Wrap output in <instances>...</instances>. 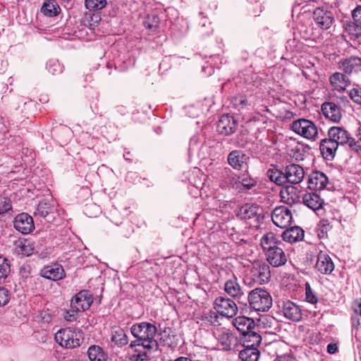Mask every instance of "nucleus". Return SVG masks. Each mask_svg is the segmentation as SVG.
<instances>
[{
    "instance_id": "nucleus-24",
    "label": "nucleus",
    "mask_w": 361,
    "mask_h": 361,
    "mask_svg": "<svg viewBox=\"0 0 361 361\" xmlns=\"http://www.w3.org/2000/svg\"><path fill=\"white\" fill-rule=\"evenodd\" d=\"M331 86L338 92L344 90L350 84V80L341 73H335L329 78Z\"/></svg>"
},
{
    "instance_id": "nucleus-30",
    "label": "nucleus",
    "mask_w": 361,
    "mask_h": 361,
    "mask_svg": "<svg viewBox=\"0 0 361 361\" xmlns=\"http://www.w3.org/2000/svg\"><path fill=\"white\" fill-rule=\"evenodd\" d=\"M111 341L118 346L125 345L128 342V336L122 329L112 331Z\"/></svg>"
},
{
    "instance_id": "nucleus-13",
    "label": "nucleus",
    "mask_w": 361,
    "mask_h": 361,
    "mask_svg": "<svg viewBox=\"0 0 361 361\" xmlns=\"http://www.w3.org/2000/svg\"><path fill=\"white\" fill-rule=\"evenodd\" d=\"M237 122L234 118L228 114L223 115L217 123V131L224 135L233 134L237 129Z\"/></svg>"
},
{
    "instance_id": "nucleus-45",
    "label": "nucleus",
    "mask_w": 361,
    "mask_h": 361,
    "mask_svg": "<svg viewBox=\"0 0 361 361\" xmlns=\"http://www.w3.org/2000/svg\"><path fill=\"white\" fill-rule=\"evenodd\" d=\"M9 301V295L7 289L0 287V306L5 305Z\"/></svg>"
},
{
    "instance_id": "nucleus-34",
    "label": "nucleus",
    "mask_w": 361,
    "mask_h": 361,
    "mask_svg": "<svg viewBox=\"0 0 361 361\" xmlns=\"http://www.w3.org/2000/svg\"><path fill=\"white\" fill-rule=\"evenodd\" d=\"M293 302L290 301V300H286L282 301L281 311L286 318H287L290 320L293 319Z\"/></svg>"
},
{
    "instance_id": "nucleus-15",
    "label": "nucleus",
    "mask_w": 361,
    "mask_h": 361,
    "mask_svg": "<svg viewBox=\"0 0 361 361\" xmlns=\"http://www.w3.org/2000/svg\"><path fill=\"white\" fill-rule=\"evenodd\" d=\"M315 268L322 274H330L334 269V264L326 253L320 251L317 255Z\"/></svg>"
},
{
    "instance_id": "nucleus-56",
    "label": "nucleus",
    "mask_w": 361,
    "mask_h": 361,
    "mask_svg": "<svg viewBox=\"0 0 361 361\" xmlns=\"http://www.w3.org/2000/svg\"><path fill=\"white\" fill-rule=\"evenodd\" d=\"M294 156H295V159H298V156L297 154V152L295 150V154H294Z\"/></svg>"
},
{
    "instance_id": "nucleus-29",
    "label": "nucleus",
    "mask_w": 361,
    "mask_h": 361,
    "mask_svg": "<svg viewBox=\"0 0 361 361\" xmlns=\"http://www.w3.org/2000/svg\"><path fill=\"white\" fill-rule=\"evenodd\" d=\"M60 8L54 0H47L41 8V11L48 16H56L59 12Z\"/></svg>"
},
{
    "instance_id": "nucleus-10",
    "label": "nucleus",
    "mask_w": 361,
    "mask_h": 361,
    "mask_svg": "<svg viewBox=\"0 0 361 361\" xmlns=\"http://www.w3.org/2000/svg\"><path fill=\"white\" fill-rule=\"evenodd\" d=\"M295 133L310 140L317 135V129L312 121L300 118L295 121Z\"/></svg>"
},
{
    "instance_id": "nucleus-16",
    "label": "nucleus",
    "mask_w": 361,
    "mask_h": 361,
    "mask_svg": "<svg viewBox=\"0 0 361 361\" xmlns=\"http://www.w3.org/2000/svg\"><path fill=\"white\" fill-rule=\"evenodd\" d=\"M328 182V178L324 173L315 171L310 175L307 184L312 190H321L326 188Z\"/></svg>"
},
{
    "instance_id": "nucleus-58",
    "label": "nucleus",
    "mask_w": 361,
    "mask_h": 361,
    "mask_svg": "<svg viewBox=\"0 0 361 361\" xmlns=\"http://www.w3.org/2000/svg\"><path fill=\"white\" fill-rule=\"evenodd\" d=\"M149 29H152L153 27V25H151V24H148L147 25H146Z\"/></svg>"
},
{
    "instance_id": "nucleus-9",
    "label": "nucleus",
    "mask_w": 361,
    "mask_h": 361,
    "mask_svg": "<svg viewBox=\"0 0 361 361\" xmlns=\"http://www.w3.org/2000/svg\"><path fill=\"white\" fill-rule=\"evenodd\" d=\"M250 274L252 280L259 284L267 282L271 276L269 265L262 262H257L252 264Z\"/></svg>"
},
{
    "instance_id": "nucleus-52",
    "label": "nucleus",
    "mask_w": 361,
    "mask_h": 361,
    "mask_svg": "<svg viewBox=\"0 0 361 361\" xmlns=\"http://www.w3.org/2000/svg\"><path fill=\"white\" fill-rule=\"evenodd\" d=\"M298 314H300V308L298 306H296L295 305V312H294L295 321H296V320L298 321L300 319V317H298L297 316Z\"/></svg>"
},
{
    "instance_id": "nucleus-62",
    "label": "nucleus",
    "mask_w": 361,
    "mask_h": 361,
    "mask_svg": "<svg viewBox=\"0 0 361 361\" xmlns=\"http://www.w3.org/2000/svg\"><path fill=\"white\" fill-rule=\"evenodd\" d=\"M297 198L299 200L300 198V196L298 195Z\"/></svg>"
},
{
    "instance_id": "nucleus-33",
    "label": "nucleus",
    "mask_w": 361,
    "mask_h": 361,
    "mask_svg": "<svg viewBox=\"0 0 361 361\" xmlns=\"http://www.w3.org/2000/svg\"><path fill=\"white\" fill-rule=\"evenodd\" d=\"M245 338V344H250L251 347L257 348L262 341L261 336L257 333L252 330L247 332V334H243Z\"/></svg>"
},
{
    "instance_id": "nucleus-2",
    "label": "nucleus",
    "mask_w": 361,
    "mask_h": 361,
    "mask_svg": "<svg viewBox=\"0 0 361 361\" xmlns=\"http://www.w3.org/2000/svg\"><path fill=\"white\" fill-rule=\"evenodd\" d=\"M293 165H290L286 167V173L277 169H270L267 172V176L269 179L276 183L277 185H283L286 183H293L290 180L291 173L289 171V168ZM280 195L282 200L287 204H292L293 203V186L292 185H288L281 190Z\"/></svg>"
},
{
    "instance_id": "nucleus-40",
    "label": "nucleus",
    "mask_w": 361,
    "mask_h": 361,
    "mask_svg": "<svg viewBox=\"0 0 361 361\" xmlns=\"http://www.w3.org/2000/svg\"><path fill=\"white\" fill-rule=\"evenodd\" d=\"M11 209V202L9 198L0 195V214H4Z\"/></svg>"
},
{
    "instance_id": "nucleus-57",
    "label": "nucleus",
    "mask_w": 361,
    "mask_h": 361,
    "mask_svg": "<svg viewBox=\"0 0 361 361\" xmlns=\"http://www.w3.org/2000/svg\"><path fill=\"white\" fill-rule=\"evenodd\" d=\"M4 135L2 133H0V141L4 139Z\"/></svg>"
},
{
    "instance_id": "nucleus-8",
    "label": "nucleus",
    "mask_w": 361,
    "mask_h": 361,
    "mask_svg": "<svg viewBox=\"0 0 361 361\" xmlns=\"http://www.w3.org/2000/svg\"><path fill=\"white\" fill-rule=\"evenodd\" d=\"M293 215L291 211L284 206L276 207L271 214V220L278 227L285 228L290 226Z\"/></svg>"
},
{
    "instance_id": "nucleus-3",
    "label": "nucleus",
    "mask_w": 361,
    "mask_h": 361,
    "mask_svg": "<svg viewBox=\"0 0 361 361\" xmlns=\"http://www.w3.org/2000/svg\"><path fill=\"white\" fill-rule=\"evenodd\" d=\"M251 309L258 312L268 311L272 306V298L270 293L262 288H255L247 296Z\"/></svg>"
},
{
    "instance_id": "nucleus-18",
    "label": "nucleus",
    "mask_w": 361,
    "mask_h": 361,
    "mask_svg": "<svg viewBox=\"0 0 361 361\" xmlns=\"http://www.w3.org/2000/svg\"><path fill=\"white\" fill-rule=\"evenodd\" d=\"M248 157L240 150H233L228 156V162L229 165L236 170L243 169L246 164Z\"/></svg>"
},
{
    "instance_id": "nucleus-20",
    "label": "nucleus",
    "mask_w": 361,
    "mask_h": 361,
    "mask_svg": "<svg viewBox=\"0 0 361 361\" xmlns=\"http://www.w3.org/2000/svg\"><path fill=\"white\" fill-rule=\"evenodd\" d=\"M322 111L324 116L330 121L337 123L341 118L340 108L334 102H325L322 105Z\"/></svg>"
},
{
    "instance_id": "nucleus-37",
    "label": "nucleus",
    "mask_w": 361,
    "mask_h": 361,
    "mask_svg": "<svg viewBox=\"0 0 361 361\" xmlns=\"http://www.w3.org/2000/svg\"><path fill=\"white\" fill-rule=\"evenodd\" d=\"M135 348V353L130 356L131 361H145L148 359L147 350L138 347Z\"/></svg>"
},
{
    "instance_id": "nucleus-25",
    "label": "nucleus",
    "mask_w": 361,
    "mask_h": 361,
    "mask_svg": "<svg viewBox=\"0 0 361 361\" xmlns=\"http://www.w3.org/2000/svg\"><path fill=\"white\" fill-rule=\"evenodd\" d=\"M234 326L243 335L255 327L254 320L246 317H238L233 320Z\"/></svg>"
},
{
    "instance_id": "nucleus-51",
    "label": "nucleus",
    "mask_w": 361,
    "mask_h": 361,
    "mask_svg": "<svg viewBox=\"0 0 361 361\" xmlns=\"http://www.w3.org/2000/svg\"><path fill=\"white\" fill-rule=\"evenodd\" d=\"M338 350V346L336 343H329L327 345V352L330 354H334Z\"/></svg>"
},
{
    "instance_id": "nucleus-23",
    "label": "nucleus",
    "mask_w": 361,
    "mask_h": 361,
    "mask_svg": "<svg viewBox=\"0 0 361 361\" xmlns=\"http://www.w3.org/2000/svg\"><path fill=\"white\" fill-rule=\"evenodd\" d=\"M340 68L347 74L356 73L361 70V59L352 56L343 60Z\"/></svg>"
},
{
    "instance_id": "nucleus-43",
    "label": "nucleus",
    "mask_w": 361,
    "mask_h": 361,
    "mask_svg": "<svg viewBox=\"0 0 361 361\" xmlns=\"http://www.w3.org/2000/svg\"><path fill=\"white\" fill-rule=\"evenodd\" d=\"M304 176V169L300 166L295 164V184L300 183Z\"/></svg>"
},
{
    "instance_id": "nucleus-39",
    "label": "nucleus",
    "mask_w": 361,
    "mask_h": 361,
    "mask_svg": "<svg viewBox=\"0 0 361 361\" xmlns=\"http://www.w3.org/2000/svg\"><path fill=\"white\" fill-rule=\"evenodd\" d=\"M233 336L228 333H223L219 336V341L221 343L224 349H228L231 346V339Z\"/></svg>"
},
{
    "instance_id": "nucleus-41",
    "label": "nucleus",
    "mask_w": 361,
    "mask_h": 361,
    "mask_svg": "<svg viewBox=\"0 0 361 361\" xmlns=\"http://www.w3.org/2000/svg\"><path fill=\"white\" fill-rule=\"evenodd\" d=\"M286 230L282 233V239L288 243H292L293 241V226L285 228Z\"/></svg>"
},
{
    "instance_id": "nucleus-17",
    "label": "nucleus",
    "mask_w": 361,
    "mask_h": 361,
    "mask_svg": "<svg viewBox=\"0 0 361 361\" xmlns=\"http://www.w3.org/2000/svg\"><path fill=\"white\" fill-rule=\"evenodd\" d=\"M41 275L47 279L58 281L65 276V271L61 265L54 264L44 267L41 271Z\"/></svg>"
},
{
    "instance_id": "nucleus-54",
    "label": "nucleus",
    "mask_w": 361,
    "mask_h": 361,
    "mask_svg": "<svg viewBox=\"0 0 361 361\" xmlns=\"http://www.w3.org/2000/svg\"><path fill=\"white\" fill-rule=\"evenodd\" d=\"M360 324V322H359V319H354L353 318V326H355V327H357Z\"/></svg>"
},
{
    "instance_id": "nucleus-27",
    "label": "nucleus",
    "mask_w": 361,
    "mask_h": 361,
    "mask_svg": "<svg viewBox=\"0 0 361 361\" xmlns=\"http://www.w3.org/2000/svg\"><path fill=\"white\" fill-rule=\"evenodd\" d=\"M87 355L90 361H106L107 357L99 345H92L87 350Z\"/></svg>"
},
{
    "instance_id": "nucleus-36",
    "label": "nucleus",
    "mask_w": 361,
    "mask_h": 361,
    "mask_svg": "<svg viewBox=\"0 0 361 361\" xmlns=\"http://www.w3.org/2000/svg\"><path fill=\"white\" fill-rule=\"evenodd\" d=\"M51 209L50 204L46 202H41L37 207L35 215L45 218L50 212Z\"/></svg>"
},
{
    "instance_id": "nucleus-38",
    "label": "nucleus",
    "mask_w": 361,
    "mask_h": 361,
    "mask_svg": "<svg viewBox=\"0 0 361 361\" xmlns=\"http://www.w3.org/2000/svg\"><path fill=\"white\" fill-rule=\"evenodd\" d=\"M305 298L307 302L311 304H316L318 301L317 297L311 288L308 282L305 283Z\"/></svg>"
},
{
    "instance_id": "nucleus-31",
    "label": "nucleus",
    "mask_w": 361,
    "mask_h": 361,
    "mask_svg": "<svg viewBox=\"0 0 361 361\" xmlns=\"http://www.w3.org/2000/svg\"><path fill=\"white\" fill-rule=\"evenodd\" d=\"M276 243V238L273 233H267L261 238V245L264 250L269 251L273 247H277Z\"/></svg>"
},
{
    "instance_id": "nucleus-60",
    "label": "nucleus",
    "mask_w": 361,
    "mask_h": 361,
    "mask_svg": "<svg viewBox=\"0 0 361 361\" xmlns=\"http://www.w3.org/2000/svg\"><path fill=\"white\" fill-rule=\"evenodd\" d=\"M299 329H300V330H303L304 327H303L302 326H299Z\"/></svg>"
},
{
    "instance_id": "nucleus-22",
    "label": "nucleus",
    "mask_w": 361,
    "mask_h": 361,
    "mask_svg": "<svg viewBox=\"0 0 361 361\" xmlns=\"http://www.w3.org/2000/svg\"><path fill=\"white\" fill-rule=\"evenodd\" d=\"M302 200L305 205L316 212L319 213L322 209L324 201L315 193H305Z\"/></svg>"
},
{
    "instance_id": "nucleus-49",
    "label": "nucleus",
    "mask_w": 361,
    "mask_h": 361,
    "mask_svg": "<svg viewBox=\"0 0 361 361\" xmlns=\"http://www.w3.org/2000/svg\"><path fill=\"white\" fill-rule=\"evenodd\" d=\"M31 271V267L29 265H23L21 267L20 269V274L22 276V277L26 279L27 278Z\"/></svg>"
},
{
    "instance_id": "nucleus-21",
    "label": "nucleus",
    "mask_w": 361,
    "mask_h": 361,
    "mask_svg": "<svg viewBox=\"0 0 361 361\" xmlns=\"http://www.w3.org/2000/svg\"><path fill=\"white\" fill-rule=\"evenodd\" d=\"M319 149L323 157L326 160H332L338 149V144L332 141L329 137L321 141Z\"/></svg>"
},
{
    "instance_id": "nucleus-55",
    "label": "nucleus",
    "mask_w": 361,
    "mask_h": 361,
    "mask_svg": "<svg viewBox=\"0 0 361 361\" xmlns=\"http://www.w3.org/2000/svg\"><path fill=\"white\" fill-rule=\"evenodd\" d=\"M357 136L359 137V140L361 141V126L358 128Z\"/></svg>"
},
{
    "instance_id": "nucleus-42",
    "label": "nucleus",
    "mask_w": 361,
    "mask_h": 361,
    "mask_svg": "<svg viewBox=\"0 0 361 361\" xmlns=\"http://www.w3.org/2000/svg\"><path fill=\"white\" fill-rule=\"evenodd\" d=\"M349 95L355 103L361 104V87H354L350 91Z\"/></svg>"
},
{
    "instance_id": "nucleus-26",
    "label": "nucleus",
    "mask_w": 361,
    "mask_h": 361,
    "mask_svg": "<svg viewBox=\"0 0 361 361\" xmlns=\"http://www.w3.org/2000/svg\"><path fill=\"white\" fill-rule=\"evenodd\" d=\"M245 348L239 353V357L242 361H257L259 357V351L257 348L251 347L250 344H244Z\"/></svg>"
},
{
    "instance_id": "nucleus-1",
    "label": "nucleus",
    "mask_w": 361,
    "mask_h": 361,
    "mask_svg": "<svg viewBox=\"0 0 361 361\" xmlns=\"http://www.w3.org/2000/svg\"><path fill=\"white\" fill-rule=\"evenodd\" d=\"M130 331L132 334L137 338V340L130 343V348L138 347L147 350L157 349L158 343L154 339L157 327L154 325L147 322H142L133 325Z\"/></svg>"
},
{
    "instance_id": "nucleus-12",
    "label": "nucleus",
    "mask_w": 361,
    "mask_h": 361,
    "mask_svg": "<svg viewBox=\"0 0 361 361\" xmlns=\"http://www.w3.org/2000/svg\"><path fill=\"white\" fill-rule=\"evenodd\" d=\"M92 302V298L89 292L82 290L79 292L71 300V307L76 312L87 310Z\"/></svg>"
},
{
    "instance_id": "nucleus-14",
    "label": "nucleus",
    "mask_w": 361,
    "mask_h": 361,
    "mask_svg": "<svg viewBox=\"0 0 361 361\" xmlns=\"http://www.w3.org/2000/svg\"><path fill=\"white\" fill-rule=\"evenodd\" d=\"M225 292L234 299H240L244 296V292L240 286L237 277L232 274L224 283Z\"/></svg>"
},
{
    "instance_id": "nucleus-44",
    "label": "nucleus",
    "mask_w": 361,
    "mask_h": 361,
    "mask_svg": "<svg viewBox=\"0 0 361 361\" xmlns=\"http://www.w3.org/2000/svg\"><path fill=\"white\" fill-rule=\"evenodd\" d=\"M240 183L243 189L250 190L256 185L257 181L251 178H243L240 181Z\"/></svg>"
},
{
    "instance_id": "nucleus-32",
    "label": "nucleus",
    "mask_w": 361,
    "mask_h": 361,
    "mask_svg": "<svg viewBox=\"0 0 361 361\" xmlns=\"http://www.w3.org/2000/svg\"><path fill=\"white\" fill-rule=\"evenodd\" d=\"M11 272V265L8 260L0 257V283H4Z\"/></svg>"
},
{
    "instance_id": "nucleus-6",
    "label": "nucleus",
    "mask_w": 361,
    "mask_h": 361,
    "mask_svg": "<svg viewBox=\"0 0 361 361\" xmlns=\"http://www.w3.org/2000/svg\"><path fill=\"white\" fill-rule=\"evenodd\" d=\"M214 308L217 313L227 318H232L238 313L236 303L226 297H217L214 302Z\"/></svg>"
},
{
    "instance_id": "nucleus-35",
    "label": "nucleus",
    "mask_w": 361,
    "mask_h": 361,
    "mask_svg": "<svg viewBox=\"0 0 361 361\" xmlns=\"http://www.w3.org/2000/svg\"><path fill=\"white\" fill-rule=\"evenodd\" d=\"M85 6L89 10H101L104 8L106 4V0H85Z\"/></svg>"
},
{
    "instance_id": "nucleus-28",
    "label": "nucleus",
    "mask_w": 361,
    "mask_h": 361,
    "mask_svg": "<svg viewBox=\"0 0 361 361\" xmlns=\"http://www.w3.org/2000/svg\"><path fill=\"white\" fill-rule=\"evenodd\" d=\"M259 207L256 204H246L239 210V215L242 219H250L255 217L258 212Z\"/></svg>"
},
{
    "instance_id": "nucleus-48",
    "label": "nucleus",
    "mask_w": 361,
    "mask_h": 361,
    "mask_svg": "<svg viewBox=\"0 0 361 361\" xmlns=\"http://www.w3.org/2000/svg\"><path fill=\"white\" fill-rule=\"evenodd\" d=\"M78 312L75 311L73 308L71 310L66 311L64 314V319L68 322H73L76 319V313Z\"/></svg>"
},
{
    "instance_id": "nucleus-19",
    "label": "nucleus",
    "mask_w": 361,
    "mask_h": 361,
    "mask_svg": "<svg viewBox=\"0 0 361 361\" xmlns=\"http://www.w3.org/2000/svg\"><path fill=\"white\" fill-rule=\"evenodd\" d=\"M266 257L269 264L276 267L283 265L287 261L283 250L278 247L267 251Z\"/></svg>"
},
{
    "instance_id": "nucleus-4",
    "label": "nucleus",
    "mask_w": 361,
    "mask_h": 361,
    "mask_svg": "<svg viewBox=\"0 0 361 361\" xmlns=\"http://www.w3.org/2000/svg\"><path fill=\"white\" fill-rule=\"evenodd\" d=\"M55 339L62 347L75 348L82 344L84 336L82 331L67 328L58 331L55 334Z\"/></svg>"
},
{
    "instance_id": "nucleus-5",
    "label": "nucleus",
    "mask_w": 361,
    "mask_h": 361,
    "mask_svg": "<svg viewBox=\"0 0 361 361\" xmlns=\"http://www.w3.org/2000/svg\"><path fill=\"white\" fill-rule=\"evenodd\" d=\"M329 137L338 145H348V147L357 153L361 152V145L359 141L350 137L349 133L341 127L334 126L328 131Z\"/></svg>"
},
{
    "instance_id": "nucleus-61",
    "label": "nucleus",
    "mask_w": 361,
    "mask_h": 361,
    "mask_svg": "<svg viewBox=\"0 0 361 361\" xmlns=\"http://www.w3.org/2000/svg\"><path fill=\"white\" fill-rule=\"evenodd\" d=\"M291 16L293 17V9L291 11Z\"/></svg>"
},
{
    "instance_id": "nucleus-53",
    "label": "nucleus",
    "mask_w": 361,
    "mask_h": 361,
    "mask_svg": "<svg viewBox=\"0 0 361 361\" xmlns=\"http://www.w3.org/2000/svg\"><path fill=\"white\" fill-rule=\"evenodd\" d=\"M174 361H192V360L185 357H180L175 360Z\"/></svg>"
},
{
    "instance_id": "nucleus-11",
    "label": "nucleus",
    "mask_w": 361,
    "mask_h": 361,
    "mask_svg": "<svg viewBox=\"0 0 361 361\" xmlns=\"http://www.w3.org/2000/svg\"><path fill=\"white\" fill-rule=\"evenodd\" d=\"M13 226L16 231L23 234H28L35 228L32 217L24 212L18 214L14 218Z\"/></svg>"
},
{
    "instance_id": "nucleus-50",
    "label": "nucleus",
    "mask_w": 361,
    "mask_h": 361,
    "mask_svg": "<svg viewBox=\"0 0 361 361\" xmlns=\"http://www.w3.org/2000/svg\"><path fill=\"white\" fill-rule=\"evenodd\" d=\"M353 309L356 314L361 316V298L353 302Z\"/></svg>"
},
{
    "instance_id": "nucleus-7",
    "label": "nucleus",
    "mask_w": 361,
    "mask_h": 361,
    "mask_svg": "<svg viewBox=\"0 0 361 361\" xmlns=\"http://www.w3.org/2000/svg\"><path fill=\"white\" fill-rule=\"evenodd\" d=\"M312 18L317 25L323 30L329 29L335 22L332 11L323 6L314 10Z\"/></svg>"
},
{
    "instance_id": "nucleus-46",
    "label": "nucleus",
    "mask_w": 361,
    "mask_h": 361,
    "mask_svg": "<svg viewBox=\"0 0 361 361\" xmlns=\"http://www.w3.org/2000/svg\"><path fill=\"white\" fill-rule=\"evenodd\" d=\"M353 18L357 26H361V6H357L353 11Z\"/></svg>"
},
{
    "instance_id": "nucleus-59",
    "label": "nucleus",
    "mask_w": 361,
    "mask_h": 361,
    "mask_svg": "<svg viewBox=\"0 0 361 361\" xmlns=\"http://www.w3.org/2000/svg\"><path fill=\"white\" fill-rule=\"evenodd\" d=\"M290 128L291 130H293V123H292L291 124H290Z\"/></svg>"
},
{
    "instance_id": "nucleus-47",
    "label": "nucleus",
    "mask_w": 361,
    "mask_h": 361,
    "mask_svg": "<svg viewBox=\"0 0 361 361\" xmlns=\"http://www.w3.org/2000/svg\"><path fill=\"white\" fill-rule=\"evenodd\" d=\"M295 242L302 240L305 235V231L299 226H295Z\"/></svg>"
}]
</instances>
